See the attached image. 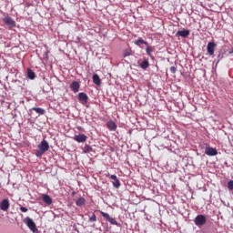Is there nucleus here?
I'll list each match as a JSON object with an SVG mask.
<instances>
[{
	"mask_svg": "<svg viewBox=\"0 0 233 233\" xmlns=\"http://www.w3.org/2000/svg\"><path fill=\"white\" fill-rule=\"evenodd\" d=\"M49 148H50V145H48V142L43 139L41 143L38 145L37 149L35 150L36 157H41V156H43L45 152H47Z\"/></svg>",
	"mask_w": 233,
	"mask_h": 233,
	"instance_id": "obj_1",
	"label": "nucleus"
},
{
	"mask_svg": "<svg viewBox=\"0 0 233 233\" xmlns=\"http://www.w3.org/2000/svg\"><path fill=\"white\" fill-rule=\"evenodd\" d=\"M2 21L5 25H6L9 30H12V28H15V20H14V18H12L11 16L6 15L2 19Z\"/></svg>",
	"mask_w": 233,
	"mask_h": 233,
	"instance_id": "obj_2",
	"label": "nucleus"
},
{
	"mask_svg": "<svg viewBox=\"0 0 233 233\" xmlns=\"http://www.w3.org/2000/svg\"><path fill=\"white\" fill-rule=\"evenodd\" d=\"M101 216L106 219V221H108L110 225H116V227H119V222L116 220L115 218L110 217V215L106 212L100 211Z\"/></svg>",
	"mask_w": 233,
	"mask_h": 233,
	"instance_id": "obj_3",
	"label": "nucleus"
},
{
	"mask_svg": "<svg viewBox=\"0 0 233 233\" xmlns=\"http://www.w3.org/2000/svg\"><path fill=\"white\" fill-rule=\"evenodd\" d=\"M24 222L25 223L26 227L31 230V232H37V227L35 226V222L30 217H26L24 219Z\"/></svg>",
	"mask_w": 233,
	"mask_h": 233,
	"instance_id": "obj_4",
	"label": "nucleus"
},
{
	"mask_svg": "<svg viewBox=\"0 0 233 233\" xmlns=\"http://www.w3.org/2000/svg\"><path fill=\"white\" fill-rule=\"evenodd\" d=\"M194 223L197 227H203L207 225V217L205 215H198L194 219Z\"/></svg>",
	"mask_w": 233,
	"mask_h": 233,
	"instance_id": "obj_5",
	"label": "nucleus"
},
{
	"mask_svg": "<svg viewBox=\"0 0 233 233\" xmlns=\"http://www.w3.org/2000/svg\"><path fill=\"white\" fill-rule=\"evenodd\" d=\"M9 208H10V200L8 198H4L0 202V210H2L3 212H8Z\"/></svg>",
	"mask_w": 233,
	"mask_h": 233,
	"instance_id": "obj_6",
	"label": "nucleus"
},
{
	"mask_svg": "<svg viewBox=\"0 0 233 233\" xmlns=\"http://www.w3.org/2000/svg\"><path fill=\"white\" fill-rule=\"evenodd\" d=\"M106 177H109V179H113L112 185L114 188H119V187H121V182L117 178V176L107 174Z\"/></svg>",
	"mask_w": 233,
	"mask_h": 233,
	"instance_id": "obj_7",
	"label": "nucleus"
},
{
	"mask_svg": "<svg viewBox=\"0 0 233 233\" xmlns=\"http://www.w3.org/2000/svg\"><path fill=\"white\" fill-rule=\"evenodd\" d=\"M78 101L81 105H86L88 103V95L85 92H81L78 94Z\"/></svg>",
	"mask_w": 233,
	"mask_h": 233,
	"instance_id": "obj_8",
	"label": "nucleus"
},
{
	"mask_svg": "<svg viewBox=\"0 0 233 233\" xmlns=\"http://www.w3.org/2000/svg\"><path fill=\"white\" fill-rule=\"evenodd\" d=\"M207 51L209 56H214V52H216V44L214 42H208Z\"/></svg>",
	"mask_w": 233,
	"mask_h": 233,
	"instance_id": "obj_9",
	"label": "nucleus"
},
{
	"mask_svg": "<svg viewBox=\"0 0 233 233\" xmlns=\"http://www.w3.org/2000/svg\"><path fill=\"white\" fill-rule=\"evenodd\" d=\"M88 139V137L85 134H79V135H75L74 140L76 141V143H85Z\"/></svg>",
	"mask_w": 233,
	"mask_h": 233,
	"instance_id": "obj_10",
	"label": "nucleus"
},
{
	"mask_svg": "<svg viewBox=\"0 0 233 233\" xmlns=\"http://www.w3.org/2000/svg\"><path fill=\"white\" fill-rule=\"evenodd\" d=\"M205 154L209 157L218 156V149L211 147H208L205 148Z\"/></svg>",
	"mask_w": 233,
	"mask_h": 233,
	"instance_id": "obj_11",
	"label": "nucleus"
},
{
	"mask_svg": "<svg viewBox=\"0 0 233 233\" xmlns=\"http://www.w3.org/2000/svg\"><path fill=\"white\" fill-rule=\"evenodd\" d=\"M190 35V30L183 29L179 30L176 33L177 37H184L187 38V36Z\"/></svg>",
	"mask_w": 233,
	"mask_h": 233,
	"instance_id": "obj_12",
	"label": "nucleus"
},
{
	"mask_svg": "<svg viewBox=\"0 0 233 233\" xmlns=\"http://www.w3.org/2000/svg\"><path fill=\"white\" fill-rule=\"evenodd\" d=\"M80 87H81V86L79 85V82H77V81H73L70 85V88H71L72 92H74L75 94H77V92H79Z\"/></svg>",
	"mask_w": 233,
	"mask_h": 233,
	"instance_id": "obj_13",
	"label": "nucleus"
},
{
	"mask_svg": "<svg viewBox=\"0 0 233 233\" xmlns=\"http://www.w3.org/2000/svg\"><path fill=\"white\" fill-rule=\"evenodd\" d=\"M106 127L108 128V130H110L111 132H116V130H117V125L116 124V122L110 120L106 123Z\"/></svg>",
	"mask_w": 233,
	"mask_h": 233,
	"instance_id": "obj_14",
	"label": "nucleus"
},
{
	"mask_svg": "<svg viewBox=\"0 0 233 233\" xmlns=\"http://www.w3.org/2000/svg\"><path fill=\"white\" fill-rule=\"evenodd\" d=\"M134 43L137 46H141V45H146V46H148V42L143 40L141 37H139L137 40H135Z\"/></svg>",
	"mask_w": 233,
	"mask_h": 233,
	"instance_id": "obj_15",
	"label": "nucleus"
},
{
	"mask_svg": "<svg viewBox=\"0 0 233 233\" xmlns=\"http://www.w3.org/2000/svg\"><path fill=\"white\" fill-rule=\"evenodd\" d=\"M42 199L46 205H52V198L49 195L44 194V196H42Z\"/></svg>",
	"mask_w": 233,
	"mask_h": 233,
	"instance_id": "obj_16",
	"label": "nucleus"
},
{
	"mask_svg": "<svg viewBox=\"0 0 233 233\" xmlns=\"http://www.w3.org/2000/svg\"><path fill=\"white\" fill-rule=\"evenodd\" d=\"M93 83L97 86L101 85V78L99 77V75L97 74L93 75Z\"/></svg>",
	"mask_w": 233,
	"mask_h": 233,
	"instance_id": "obj_17",
	"label": "nucleus"
},
{
	"mask_svg": "<svg viewBox=\"0 0 233 233\" xmlns=\"http://www.w3.org/2000/svg\"><path fill=\"white\" fill-rule=\"evenodd\" d=\"M85 203H86V200L83 197H80L79 198H77L76 200V207H83V205H85Z\"/></svg>",
	"mask_w": 233,
	"mask_h": 233,
	"instance_id": "obj_18",
	"label": "nucleus"
},
{
	"mask_svg": "<svg viewBox=\"0 0 233 233\" xmlns=\"http://www.w3.org/2000/svg\"><path fill=\"white\" fill-rule=\"evenodd\" d=\"M140 68H142V70H147V68H148V66H150V63L148 62V60L145 59L140 65H139Z\"/></svg>",
	"mask_w": 233,
	"mask_h": 233,
	"instance_id": "obj_19",
	"label": "nucleus"
},
{
	"mask_svg": "<svg viewBox=\"0 0 233 233\" xmlns=\"http://www.w3.org/2000/svg\"><path fill=\"white\" fill-rule=\"evenodd\" d=\"M31 110H34L36 114H39V116H45L46 113L45 109L42 107H33Z\"/></svg>",
	"mask_w": 233,
	"mask_h": 233,
	"instance_id": "obj_20",
	"label": "nucleus"
},
{
	"mask_svg": "<svg viewBox=\"0 0 233 233\" xmlns=\"http://www.w3.org/2000/svg\"><path fill=\"white\" fill-rule=\"evenodd\" d=\"M27 77L31 80L35 79V73L30 68L27 69Z\"/></svg>",
	"mask_w": 233,
	"mask_h": 233,
	"instance_id": "obj_21",
	"label": "nucleus"
},
{
	"mask_svg": "<svg viewBox=\"0 0 233 233\" xmlns=\"http://www.w3.org/2000/svg\"><path fill=\"white\" fill-rule=\"evenodd\" d=\"M92 152V147H90L88 144H86L84 148H83V153L84 154H90Z\"/></svg>",
	"mask_w": 233,
	"mask_h": 233,
	"instance_id": "obj_22",
	"label": "nucleus"
},
{
	"mask_svg": "<svg viewBox=\"0 0 233 233\" xmlns=\"http://www.w3.org/2000/svg\"><path fill=\"white\" fill-rule=\"evenodd\" d=\"M146 52H147V56H149V57H152V52H154V48H152V46H148V44H147Z\"/></svg>",
	"mask_w": 233,
	"mask_h": 233,
	"instance_id": "obj_23",
	"label": "nucleus"
},
{
	"mask_svg": "<svg viewBox=\"0 0 233 233\" xmlns=\"http://www.w3.org/2000/svg\"><path fill=\"white\" fill-rule=\"evenodd\" d=\"M89 221H91V223H96V221H97V217L96 216V213H92V215L89 216Z\"/></svg>",
	"mask_w": 233,
	"mask_h": 233,
	"instance_id": "obj_24",
	"label": "nucleus"
},
{
	"mask_svg": "<svg viewBox=\"0 0 233 233\" xmlns=\"http://www.w3.org/2000/svg\"><path fill=\"white\" fill-rule=\"evenodd\" d=\"M123 56H124V57H128V56H132V50H130V49H126V50L124 51V53H123Z\"/></svg>",
	"mask_w": 233,
	"mask_h": 233,
	"instance_id": "obj_25",
	"label": "nucleus"
},
{
	"mask_svg": "<svg viewBox=\"0 0 233 233\" xmlns=\"http://www.w3.org/2000/svg\"><path fill=\"white\" fill-rule=\"evenodd\" d=\"M176 72H177V67H176V66H171V67H170V73H171V74H176Z\"/></svg>",
	"mask_w": 233,
	"mask_h": 233,
	"instance_id": "obj_26",
	"label": "nucleus"
},
{
	"mask_svg": "<svg viewBox=\"0 0 233 233\" xmlns=\"http://www.w3.org/2000/svg\"><path fill=\"white\" fill-rule=\"evenodd\" d=\"M223 59V55L221 53H219L217 56V63H219V61Z\"/></svg>",
	"mask_w": 233,
	"mask_h": 233,
	"instance_id": "obj_27",
	"label": "nucleus"
},
{
	"mask_svg": "<svg viewBox=\"0 0 233 233\" xmlns=\"http://www.w3.org/2000/svg\"><path fill=\"white\" fill-rule=\"evenodd\" d=\"M21 212H28V208L25 207L20 208Z\"/></svg>",
	"mask_w": 233,
	"mask_h": 233,
	"instance_id": "obj_28",
	"label": "nucleus"
},
{
	"mask_svg": "<svg viewBox=\"0 0 233 233\" xmlns=\"http://www.w3.org/2000/svg\"><path fill=\"white\" fill-rule=\"evenodd\" d=\"M229 54H233V49L231 51H229Z\"/></svg>",
	"mask_w": 233,
	"mask_h": 233,
	"instance_id": "obj_29",
	"label": "nucleus"
}]
</instances>
